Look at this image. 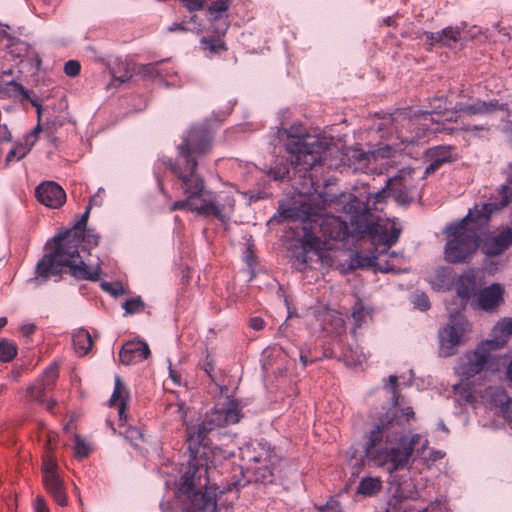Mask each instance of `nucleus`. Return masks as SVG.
Segmentation results:
<instances>
[{
	"label": "nucleus",
	"mask_w": 512,
	"mask_h": 512,
	"mask_svg": "<svg viewBox=\"0 0 512 512\" xmlns=\"http://www.w3.org/2000/svg\"><path fill=\"white\" fill-rule=\"evenodd\" d=\"M243 417L242 407L237 400L227 397L218 402L209 412L204 421L197 426L187 427V443L191 453L189 469L180 479L179 491L185 494L191 502L194 511L215 512L217 509V487L205 481V491H196L201 486V468L198 455H206L207 435L214 429L235 424Z\"/></svg>",
	"instance_id": "f257e3e1"
},
{
	"label": "nucleus",
	"mask_w": 512,
	"mask_h": 512,
	"mask_svg": "<svg viewBox=\"0 0 512 512\" xmlns=\"http://www.w3.org/2000/svg\"><path fill=\"white\" fill-rule=\"evenodd\" d=\"M396 420L388 415L372 425L363 444L366 459L374 466L384 468L389 474L404 469L415 454L424 463H434L444 457L441 450L429 447L428 439L418 433L397 436L390 433Z\"/></svg>",
	"instance_id": "f03ea898"
},
{
	"label": "nucleus",
	"mask_w": 512,
	"mask_h": 512,
	"mask_svg": "<svg viewBox=\"0 0 512 512\" xmlns=\"http://www.w3.org/2000/svg\"><path fill=\"white\" fill-rule=\"evenodd\" d=\"M91 205L82 214L80 220L69 230L53 238V251L45 254L36 265V277L31 281L42 283L51 276L60 274L66 267L76 279L97 281L100 275L99 263L88 264L82 260L79 251L81 230L89 218Z\"/></svg>",
	"instance_id": "7ed1b4c3"
},
{
	"label": "nucleus",
	"mask_w": 512,
	"mask_h": 512,
	"mask_svg": "<svg viewBox=\"0 0 512 512\" xmlns=\"http://www.w3.org/2000/svg\"><path fill=\"white\" fill-rule=\"evenodd\" d=\"M282 214L285 218L298 220L302 223L304 232L301 239L302 251L296 256L301 264L308 262V252L314 251L321 257L322 252L328 249L327 242L315 234L317 229H319L322 236L336 241H344L349 234L353 232L363 233L368 229L367 224H359L358 217L352 216L351 226L355 225L356 227L351 231L347 223L340 218L323 215L312 209L307 203H303L299 209L284 211Z\"/></svg>",
	"instance_id": "20e7f679"
},
{
	"label": "nucleus",
	"mask_w": 512,
	"mask_h": 512,
	"mask_svg": "<svg viewBox=\"0 0 512 512\" xmlns=\"http://www.w3.org/2000/svg\"><path fill=\"white\" fill-rule=\"evenodd\" d=\"M211 148L209 131L204 127H193L184 138V143L179 147V154L185 162V167L169 165L180 180V187L186 196L184 200L175 201L171 211L188 209L195 213L198 205V193L201 191V177L196 173V157L205 155Z\"/></svg>",
	"instance_id": "39448f33"
},
{
	"label": "nucleus",
	"mask_w": 512,
	"mask_h": 512,
	"mask_svg": "<svg viewBox=\"0 0 512 512\" xmlns=\"http://www.w3.org/2000/svg\"><path fill=\"white\" fill-rule=\"evenodd\" d=\"M475 210L476 205L469 209L464 218L445 227L447 242L444 258L447 262L463 263L476 252L479 246V229L489 219H482L483 213Z\"/></svg>",
	"instance_id": "423d86ee"
},
{
	"label": "nucleus",
	"mask_w": 512,
	"mask_h": 512,
	"mask_svg": "<svg viewBox=\"0 0 512 512\" xmlns=\"http://www.w3.org/2000/svg\"><path fill=\"white\" fill-rule=\"evenodd\" d=\"M286 132V149L291 156V165L299 171L307 172L320 164L330 149V144L325 138L295 135L292 128Z\"/></svg>",
	"instance_id": "0eeeda50"
},
{
	"label": "nucleus",
	"mask_w": 512,
	"mask_h": 512,
	"mask_svg": "<svg viewBox=\"0 0 512 512\" xmlns=\"http://www.w3.org/2000/svg\"><path fill=\"white\" fill-rule=\"evenodd\" d=\"M422 173L413 168H403L386 181V188L374 194L373 208L389 193L400 205L412 203L420 198Z\"/></svg>",
	"instance_id": "6e6552de"
},
{
	"label": "nucleus",
	"mask_w": 512,
	"mask_h": 512,
	"mask_svg": "<svg viewBox=\"0 0 512 512\" xmlns=\"http://www.w3.org/2000/svg\"><path fill=\"white\" fill-rule=\"evenodd\" d=\"M442 106L439 105L432 110L422 111L418 110L411 113L410 110H405L399 113L398 118L402 120H407L411 125H425L426 121H434L433 115L436 114L438 116L441 115V118L447 121H457V113H462L465 115H487L493 113L497 110H501L504 108L503 104H500L497 100H489L482 101L477 100L474 103H462L459 102L455 105L454 111H440Z\"/></svg>",
	"instance_id": "1a4fd4ad"
},
{
	"label": "nucleus",
	"mask_w": 512,
	"mask_h": 512,
	"mask_svg": "<svg viewBox=\"0 0 512 512\" xmlns=\"http://www.w3.org/2000/svg\"><path fill=\"white\" fill-rule=\"evenodd\" d=\"M423 133L417 131L415 134L410 132L409 134L404 133L402 130L397 135V139L400 143L387 144L379 147L372 152H363L360 149H353L348 154L349 165L353 166L355 170L370 171V167L373 163H376L380 159H388L395 157L396 154H400L404 150V145L414 144L422 139Z\"/></svg>",
	"instance_id": "9d476101"
},
{
	"label": "nucleus",
	"mask_w": 512,
	"mask_h": 512,
	"mask_svg": "<svg viewBox=\"0 0 512 512\" xmlns=\"http://www.w3.org/2000/svg\"><path fill=\"white\" fill-rule=\"evenodd\" d=\"M235 193L233 191L213 192L205 189L201 178V191L198 193V205L195 213L200 216H213L223 223L229 221L234 211Z\"/></svg>",
	"instance_id": "9b49d317"
},
{
	"label": "nucleus",
	"mask_w": 512,
	"mask_h": 512,
	"mask_svg": "<svg viewBox=\"0 0 512 512\" xmlns=\"http://www.w3.org/2000/svg\"><path fill=\"white\" fill-rule=\"evenodd\" d=\"M448 322L439 330V353L443 357L453 355L458 346L463 344L471 331V325L460 310H454L447 304Z\"/></svg>",
	"instance_id": "f8f14e48"
},
{
	"label": "nucleus",
	"mask_w": 512,
	"mask_h": 512,
	"mask_svg": "<svg viewBox=\"0 0 512 512\" xmlns=\"http://www.w3.org/2000/svg\"><path fill=\"white\" fill-rule=\"evenodd\" d=\"M491 347L485 342L479 344L475 351L467 353L464 357L459 359L455 368L456 372L466 378H472L482 372L492 359Z\"/></svg>",
	"instance_id": "ddd939ff"
},
{
	"label": "nucleus",
	"mask_w": 512,
	"mask_h": 512,
	"mask_svg": "<svg viewBox=\"0 0 512 512\" xmlns=\"http://www.w3.org/2000/svg\"><path fill=\"white\" fill-rule=\"evenodd\" d=\"M43 483L48 493L61 506L67 504L63 481L57 473V463L52 454L47 453L42 465Z\"/></svg>",
	"instance_id": "4468645a"
},
{
	"label": "nucleus",
	"mask_w": 512,
	"mask_h": 512,
	"mask_svg": "<svg viewBox=\"0 0 512 512\" xmlns=\"http://www.w3.org/2000/svg\"><path fill=\"white\" fill-rule=\"evenodd\" d=\"M397 382L398 377L395 375L389 376L387 383H385L384 388L387 390V392L391 395V400L393 402V407L387 411L383 416L379 417L376 421L372 422L369 426V429L367 432L370 431L373 424L380 422L382 419L386 418L388 415L392 416L395 415L396 420L394 421L393 426L390 428V433H393L394 435L401 436L402 434L397 433L393 429L396 426H403L405 423L409 422L411 419L414 418V411L411 407H406L402 410L398 408V400L399 395L397 393ZM368 433H366L367 435Z\"/></svg>",
	"instance_id": "2eb2a0df"
},
{
	"label": "nucleus",
	"mask_w": 512,
	"mask_h": 512,
	"mask_svg": "<svg viewBox=\"0 0 512 512\" xmlns=\"http://www.w3.org/2000/svg\"><path fill=\"white\" fill-rule=\"evenodd\" d=\"M505 181L497 190L499 202H488L476 205L475 211L482 212V219H490L492 213L507 207L512 201V163L503 171Z\"/></svg>",
	"instance_id": "dca6fc26"
},
{
	"label": "nucleus",
	"mask_w": 512,
	"mask_h": 512,
	"mask_svg": "<svg viewBox=\"0 0 512 512\" xmlns=\"http://www.w3.org/2000/svg\"><path fill=\"white\" fill-rule=\"evenodd\" d=\"M58 378V369L56 365H51L43 372L42 376L27 388V395L32 401L45 404L46 409L51 411L55 406L54 400L46 401L44 392L50 390Z\"/></svg>",
	"instance_id": "f3484780"
},
{
	"label": "nucleus",
	"mask_w": 512,
	"mask_h": 512,
	"mask_svg": "<svg viewBox=\"0 0 512 512\" xmlns=\"http://www.w3.org/2000/svg\"><path fill=\"white\" fill-rule=\"evenodd\" d=\"M35 194L40 203L52 209L61 207L66 201L64 190L53 181H46L38 185Z\"/></svg>",
	"instance_id": "a211bd4d"
},
{
	"label": "nucleus",
	"mask_w": 512,
	"mask_h": 512,
	"mask_svg": "<svg viewBox=\"0 0 512 512\" xmlns=\"http://www.w3.org/2000/svg\"><path fill=\"white\" fill-rule=\"evenodd\" d=\"M503 287L494 283L479 290L472 305L480 310L490 312L495 310L503 301Z\"/></svg>",
	"instance_id": "6ab92c4d"
},
{
	"label": "nucleus",
	"mask_w": 512,
	"mask_h": 512,
	"mask_svg": "<svg viewBox=\"0 0 512 512\" xmlns=\"http://www.w3.org/2000/svg\"><path fill=\"white\" fill-rule=\"evenodd\" d=\"M512 245V226L502 228L498 233L485 238L482 250L488 256L502 254Z\"/></svg>",
	"instance_id": "aec40b11"
},
{
	"label": "nucleus",
	"mask_w": 512,
	"mask_h": 512,
	"mask_svg": "<svg viewBox=\"0 0 512 512\" xmlns=\"http://www.w3.org/2000/svg\"><path fill=\"white\" fill-rule=\"evenodd\" d=\"M150 355L148 344L142 340L126 342L119 352L120 362L125 365L138 364Z\"/></svg>",
	"instance_id": "412c9836"
},
{
	"label": "nucleus",
	"mask_w": 512,
	"mask_h": 512,
	"mask_svg": "<svg viewBox=\"0 0 512 512\" xmlns=\"http://www.w3.org/2000/svg\"><path fill=\"white\" fill-rule=\"evenodd\" d=\"M483 397L492 406L498 408L504 418H511L510 409L512 400L504 389L500 387H489L485 390Z\"/></svg>",
	"instance_id": "4be33fe9"
},
{
	"label": "nucleus",
	"mask_w": 512,
	"mask_h": 512,
	"mask_svg": "<svg viewBox=\"0 0 512 512\" xmlns=\"http://www.w3.org/2000/svg\"><path fill=\"white\" fill-rule=\"evenodd\" d=\"M512 335V318H503L492 330V338L484 341L491 349L502 348Z\"/></svg>",
	"instance_id": "5701e85b"
},
{
	"label": "nucleus",
	"mask_w": 512,
	"mask_h": 512,
	"mask_svg": "<svg viewBox=\"0 0 512 512\" xmlns=\"http://www.w3.org/2000/svg\"><path fill=\"white\" fill-rule=\"evenodd\" d=\"M426 156L430 164L422 173L424 177L436 171L443 163L451 161V148L449 146H435L427 150Z\"/></svg>",
	"instance_id": "b1692460"
},
{
	"label": "nucleus",
	"mask_w": 512,
	"mask_h": 512,
	"mask_svg": "<svg viewBox=\"0 0 512 512\" xmlns=\"http://www.w3.org/2000/svg\"><path fill=\"white\" fill-rule=\"evenodd\" d=\"M129 391L125 384L121 381L120 376H115L114 391L109 399V405L115 406L118 409V416L120 421L126 419L125 409L129 400Z\"/></svg>",
	"instance_id": "393cba45"
},
{
	"label": "nucleus",
	"mask_w": 512,
	"mask_h": 512,
	"mask_svg": "<svg viewBox=\"0 0 512 512\" xmlns=\"http://www.w3.org/2000/svg\"><path fill=\"white\" fill-rule=\"evenodd\" d=\"M476 290V282L474 276L471 274L462 275L459 278L456 293L457 299L459 303L457 304V308L454 310L463 309L468 301V299L475 294Z\"/></svg>",
	"instance_id": "a878e982"
},
{
	"label": "nucleus",
	"mask_w": 512,
	"mask_h": 512,
	"mask_svg": "<svg viewBox=\"0 0 512 512\" xmlns=\"http://www.w3.org/2000/svg\"><path fill=\"white\" fill-rule=\"evenodd\" d=\"M426 40L430 44H441L451 47L460 39V30L457 27H446L440 32H426Z\"/></svg>",
	"instance_id": "bb28decb"
},
{
	"label": "nucleus",
	"mask_w": 512,
	"mask_h": 512,
	"mask_svg": "<svg viewBox=\"0 0 512 512\" xmlns=\"http://www.w3.org/2000/svg\"><path fill=\"white\" fill-rule=\"evenodd\" d=\"M141 73L145 76L159 79L160 82L166 87H171V86L174 87V86L179 85L178 82H176L174 80L169 81V80L165 79L168 77L169 72L167 71V69L160 67L159 64L151 63V64L144 65L141 68Z\"/></svg>",
	"instance_id": "cd10ccee"
},
{
	"label": "nucleus",
	"mask_w": 512,
	"mask_h": 512,
	"mask_svg": "<svg viewBox=\"0 0 512 512\" xmlns=\"http://www.w3.org/2000/svg\"><path fill=\"white\" fill-rule=\"evenodd\" d=\"M382 489V480L379 477H364L357 486V493L365 497H372Z\"/></svg>",
	"instance_id": "c85d7f7f"
},
{
	"label": "nucleus",
	"mask_w": 512,
	"mask_h": 512,
	"mask_svg": "<svg viewBox=\"0 0 512 512\" xmlns=\"http://www.w3.org/2000/svg\"><path fill=\"white\" fill-rule=\"evenodd\" d=\"M92 343L91 335L85 329H79L73 335V345L79 355L87 354L92 347Z\"/></svg>",
	"instance_id": "c756f323"
},
{
	"label": "nucleus",
	"mask_w": 512,
	"mask_h": 512,
	"mask_svg": "<svg viewBox=\"0 0 512 512\" xmlns=\"http://www.w3.org/2000/svg\"><path fill=\"white\" fill-rule=\"evenodd\" d=\"M451 280V272L446 269H439L429 277L432 288L438 291L449 289Z\"/></svg>",
	"instance_id": "7c9ffc66"
},
{
	"label": "nucleus",
	"mask_w": 512,
	"mask_h": 512,
	"mask_svg": "<svg viewBox=\"0 0 512 512\" xmlns=\"http://www.w3.org/2000/svg\"><path fill=\"white\" fill-rule=\"evenodd\" d=\"M99 236L92 230L84 231L81 230V242L79 245L80 255L84 261L83 253L86 252L87 248L94 247L98 244Z\"/></svg>",
	"instance_id": "2f4dec72"
},
{
	"label": "nucleus",
	"mask_w": 512,
	"mask_h": 512,
	"mask_svg": "<svg viewBox=\"0 0 512 512\" xmlns=\"http://www.w3.org/2000/svg\"><path fill=\"white\" fill-rule=\"evenodd\" d=\"M252 460L256 464H260L257 470H259L262 479L268 480V478L272 476V470L268 467V464L272 463L271 454L266 452L264 457L262 455L253 456Z\"/></svg>",
	"instance_id": "473e14b6"
},
{
	"label": "nucleus",
	"mask_w": 512,
	"mask_h": 512,
	"mask_svg": "<svg viewBox=\"0 0 512 512\" xmlns=\"http://www.w3.org/2000/svg\"><path fill=\"white\" fill-rule=\"evenodd\" d=\"M17 355V346L13 341L2 339L0 341V361L9 362Z\"/></svg>",
	"instance_id": "72a5a7b5"
},
{
	"label": "nucleus",
	"mask_w": 512,
	"mask_h": 512,
	"mask_svg": "<svg viewBox=\"0 0 512 512\" xmlns=\"http://www.w3.org/2000/svg\"><path fill=\"white\" fill-rule=\"evenodd\" d=\"M74 453L75 456L79 459L85 458L91 452L90 445L79 435H75L74 437Z\"/></svg>",
	"instance_id": "f704fd0d"
},
{
	"label": "nucleus",
	"mask_w": 512,
	"mask_h": 512,
	"mask_svg": "<svg viewBox=\"0 0 512 512\" xmlns=\"http://www.w3.org/2000/svg\"><path fill=\"white\" fill-rule=\"evenodd\" d=\"M400 233L401 228L398 226L396 221H392L390 231L384 232L381 236V240L385 245L391 246L398 241Z\"/></svg>",
	"instance_id": "c9c22d12"
},
{
	"label": "nucleus",
	"mask_w": 512,
	"mask_h": 512,
	"mask_svg": "<svg viewBox=\"0 0 512 512\" xmlns=\"http://www.w3.org/2000/svg\"><path fill=\"white\" fill-rule=\"evenodd\" d=\"M370 198L368 199V204L364 205L362 201H359L356 196L349 194L348 202L344 205L343 210L348 212L353 211H368L370 209Z\"/></svg>",
	"instance_id": "e433bc0d"
},
{
	"label": "nucleus",
	"mask_w": 512,
	"mask_h": 512,
	"mask_svg": "<svg viewBox=\"0 0 512 512\" xmlns=\"http://www.w3.org/2000/svg\"><path fill=\"white\" fill-rule=\"evenodd\" d=\"M126 314H134L144 309V303L140 297L126 300L123 305Z\"/></svg>",
	"instance_id": "4c0bfd02"
},
{
	"label": "nucleus",
	"mask_w": 512,
	"mask_h": 512,
	"mask_svg": "<svg viewBox=\"0 0 512 512\" xmlns=\"http://www.w3.org/2000/svg\"><path fill=\"white\" fill-rule=\"evenodd\" d=\"M30 147L25 143V145H18L14 148H12L6 157V162L10 163L13 160H20L22 159L29 151Z\"/></svg>",
	"instance_id": "58836bf2"
},
{
	"label": "nucleus",
	"mask_w": 512,
	"mask_h": 512,
	"mask_svg": "<svg viewBox=\"0 0 512 512\" xmlns=\"http://www.w3.org/2000/svg\"><path fill=\"white\" fill-rule=\"evenodd\" d=\"M125 438L130 441L134 447H138V442L143 441L144 435L137 427H128L125 430Z\"/></svg>",
	"instance_id": "ea45409f"
},
{
	"label": "nucleus",
	"mask_w": 512,
	"mask_h": 512,
	"mask_svg": "<svg viewBox=\"0 0 512 512\" xmlns=\"http://www.w3.org/2000/svg\"><path fill=\"white\" fill-rule=\"evenodd\" d=\"M101 288L106 291L107 293L111 294L112 296H119L124 294V288L123 286L118 283H111V282H102Z\"/></svg>",
	"instance_id": "a19ab883"
},
{
	"label": "nucleus",
	"mask_w": 512,
	"mask_h": 512,
	"mask_svg": "<svg viewBox=\"0 0 512 512\" xmlns=\"http://www.w3.org/2000/svg\"><path fill=\"white\" fill-rule=\"evenodd\" d=\"M413 304L416 308H418L421 311H426L430 308V302L424 293L415 295L413 299Z\"/></svg>",
	"instance_id": "79ce46f5"
},
{
	"label": "nucleus",
	"mask_w": 512,
	"mask_h": 512,
	"mask_svg": "<svg viewBox=\"0 0 512 512\" xmlns=\"http://www.w3.org/2000/svg\"><path fill=\"white\" fill-rule=\"evenodd\" d=\"M81 65L76 60H69L64 66V72L67 76L75 77L80 73Z\"/></svg>",
	"instance_id": "37998d69"
},
{
	"label": "nucleus",
	"mask_w": 512,
	"mask_h": 512,
	"mask_svg": "<svg viewBox=\"0 0 512 512\" xmlns=\"http://www.w3.org/2000/svg\"><path fill=\"white\" fill-rule=\"evenodd\" d=\"M203 369L211 378V380H214V377L212 375V372L214 371V358L209 353H207L203 361Z\"/></svg>",
	"instance_id": "c03bdc74"
},
{
	"label": "nucleus",
	"mask_w": 512,
	"mask_h": 512,
	"mask_svg": "<svg viewBox=\"0 0 512 512\" xmlns=\"http://www.w3.org/2000/svg\"><path fill=\"white\" fill-rule=\"evenodd\" d=\"M41 131V126L38 123L37 126L26 136L25 143L32 148V146L35 144L37 140V136L39 132Z\"/></svg>",
	"instance_id": "a18cd8bd"
},
{
	"label": "nucleus",
	"mask_w": 512,
	"mask_h": 512,
	"mask_svg": "<svg viewBox=\"0 0 512 512\" xmlns=\"http://www.w3.org/2000/svg\"><path fill=\"white\" fill-rule=\"evenodd\" d=\"M169 410L173 413H176V418L180 421H184L186 417V412L184 411L183 405L180 403L171 404L169 406Z\"/></svg>",
	"instance_id": "49530a36"
},
{
	"label": "nucleus",
	"mask_w": 512,
	"mask_h": 512,
	"mask_svg": "<svg viewBox=\"0 0 512 512\" xmlns=\"http://www.w3.org/2000/svg\"><path fill=\"white\" fill-rule=\"evenodd\" d=\"M368 314V311L364 307H360L352 313V317L356 321L357 325L360 326L361 322L365 321Z\"/></svg>",
	"instance_id": "de8ad7c7"
},
{
	"label": "nucleus",
	"mask_w": 512,
	"mask_h": 512,
	"mask_svg": "<svg viewBox=\"0 0 512 512\" xmlns=\"http://www.w3.org/2000/svg\"><path fill=\"white\" fill-rule=\"evenodd\" d=\"M205 49H209L211 52H219L220 50L225 49L224 43L217 41V42H211V41H203L202 42Z\"/></svg>",
	"instance_id": "09e8293b"
},
{
	"label": "nucleus",
	"mask_w": 512,
	"mask_h": 512,
	"mask_svg": "<svg viewBox=\"0 0 512 512\" xmlns=\"http://www.w3.org/2000/svg\"><path fill=\"white\" fill-rule=\"evenodd\" d=\"M35 512H50L44 498L37 496L34 503Z\"/></svg>",
	"instance_id": "8fccbe9b"
},
{
	"label": "nucleus",
	"mask_w": 512,
	"mask_h": 512,
	"mask_svg": "<svg viewBox=\"0 0 512 512\" xmlns=\"http://www.w3.org/2000/svg\"><path fill=\"white\" fill-rule=\"evenodd\" d=\"M289 174V170L286 166H283V167H275L273 170H272V175L274 177L275 180H282L284 179L285 177H287Z\"/></svg>",
	"instance_id": "3c124183"
},
{
	"label": "nucleus",
	"mask_w": 512,
	"mask_h": 512,
	"mask_svg": "<svg viewBox=\"0 0 512 512\" xmlns=\"http://www.w3.org/2000/svg\"><path fill=\"white\" fill-rule=\"evenodd\" d=\"M365 260L366 259L362 258L360 255L355 254L354 256H352L350 263L348 265V268L350 270H354L358 267H363L365 265V263H364Z\"/></svg>",
	"instance_id": "603ef678"
},
{
	"label": "nucleus",
	"mask_w": 512,
	"mask_h": 512,
	"mask_svg": "<svg viewBox=\"0 0 512 512\" xmlns=\"http://www.w3.org/2000/svg\"><path fill=\"white\" fill-rule=\"evenodd\" d=\"M250 326L254 330H261L264 327V320L260 317H253L250 320Z\"/></svg>",
	"instance_id": "864d4df0"
},
{
	"label": "nucleus",
	"mask_w": 512,
	"mask_h": 512,
	"mask_svg": "<svg viewBox=\"0 0 512 512\" xmlns=\"http://www.w3.org/2000/svg\"><path fill=\"white\" fill-rule=\"evenodd\" d=\"M35 331V326L33 324H24L21 326V332L23 333V335L25 336H30L31 334H33Z\"/></svg>",
	"instance_id": "5fc2aeb1"
},
{
	"label": "nucleus",
	"mask_w": 512,
	"mask_h": 512,
	"mask_svg": "<svg viewBox=\"0 0 512 512\" xmlns=\"http://www.w3.org/2000/svg\"><path fill=\"white\" fill-rule=\"evenodd\" d=\"M365 360V355L364 354H359L357 355L356 359L354 360H350L348 358V356H346V363L347 365H357V364H361L363 361Z\"/></svg>",
	"instance_id": "6e6d98bb"
},
{
	"label": "nucleus",
	"mask_w": 512,
	"mask_h": 512,
	"mask_svg": "<svg viewBox=\"0 0 512 512\" xmlns=\"http://www.w3.org/2000/svg\"><path fill=\"white\" fill-rule=\"evenodd\" d=\"M10 139H11V134L8 131V129L6 127H0V140L8 142V141H10Z\"/></svg>",
	"instance_id": "4d7b16f0"
},
{
	"label": "nucleus",
	"mask_w": 512,
	"mask_h": 512,
	"mask_svg": "<svg viewBox=\"0 0 512 512\" xmlns=\"http://www.w3.org/2000/svg\"><path fill=\"white\" fill-rule=\"evenodd\" d=\"M132 74L127 70L124 75L114 76V79L119 81L120 83H125L131 78Z\"/></svg>",
	"instance_id": "13d9d810"
},
{
	"label": "nucleus",
	"mask_w": 512,
	"mask_h": 512,
	"mask_svg": "<svg viewBox=\"0 0 512 512\" xmlns=\"http://www.w3.org/2000/svg\"><path fill=\"white\" fill-rule=\"evenodd\" d=\"M169 374L175 384H180L178 376H177L176 372L171 368V365L169 366Z\"/></svg>",
	"instance_id": "bf43d9fd"
},
{
	"label": "nucleus",
	"mask_w": 512,
	"mask_h": 512,
	"mask_svg": "<svg viewBox=\"0 0 512 512\" xmlns=\"http://www.w3.org/2000/svg\"><path fill=\"white\" fill-rule=\"evenodd\" d=\"M176 30H184V26L181 23H175L168 27V31L173 32Z\"/></svg>",
	"instance_id": "052dcab7"
},
{
	"label": "nucleus",
	"mask_w": 512,
	"mask_h": 512,
	"mask_svg": "<svg viewBox=\"0 0 512 512\" xmlns=\"http://www.w3.org/2000/svg\"><path fill=\"white\" fill-rule=\"evenodd\" d=\"M31 103L36 108L38 117L40 118V115H41V105H40V103L37 100H35V99H32Z\"/></svg>",
	"instance_id": "680f3d73"
},
{
	"label": "nucleus",
	"mask_w": 512,
	"mask_h": 512,
	"mask_svg": "<svg viewBox=\"0 0 512 512\" xmlns=\"http://www.w3.org/2000/svg\"><path fill=\"white\" fill-rule=\"evenodd\" d=\"M506 375H507V379L512 382V360L510 361V363L508 364L507 366V371H506Z\"/></svg>",
	"instance_id": "e2e57ef3"
},
{
	"label": "nucleus",
	"mask_w": 512,
	"mask_h": 512,
	"mask_svg": "<svg viewBox=\"0 0 512 512\" xmlns=\"http://www.w3.org/2000/svg\"><path fill=\"white\" fill-rule=\"evenodd\" d=\"M104 190L103 189H99L98 193L96 195H94L92 198H91V201H90V205L92 204H97V199L100 198V193H103Z\"/></svg>",
	"instance_id": "0e129e2a"
},
{
	"label": "nucleus",
	"mask_w": 512,
	"mask_h": 512,
	"mask_svg": "<svg viewBox=\"0 0 512 512\" xmlns=\"http://www.w3.org/2000/svg\"><path fill=\"white\" fill-rule=\"evenodd\" d=\"M300 360L304 366L311 362V360H309L308 357L303 353L300 354Z\"/></svg>",
	"instance_id": "69168bd1"
},
{
	"label": "nucleus",
	"mask_w": 512,
	"mask_h": 512,
	"mask_svg": "<svg viewBox=\"0 0 512 512\" xmlns=\"http://www.w3.org/2000/svg\"><path fill=\"white\" fill-rule=\"evenodd\" d=\"M7 324V319L5 317H0V330Z\"/></svg>",
	"instance_id": "338daca9"
},
{
	"label": "nucleus",
	"mask_w": 512,
	"mask_h": 512,
	"mask_svg": "<svg viewBox=\"0 0 512 512\" xmlns=\"http://www.w3.org/2000/svg\"><path fill=\"white\" fill-rule=\"evenodd\" d=\"M439 429L443 430L444 432L448 433V428L445 426L443 422H440L438 424Z\"/></svg>",
	"instance_id": "774afa93"
}]
</instances>
